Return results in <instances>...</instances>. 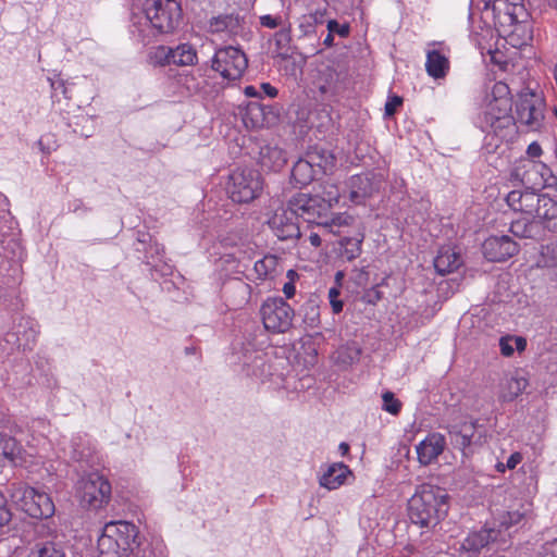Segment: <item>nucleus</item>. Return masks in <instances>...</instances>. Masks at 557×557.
I'll list each match as a JSON object with an SVG mask.
<instances>
[{
    "label": "nucleus",
    "instance_id": "ddd939ff",
    "mask_svg": "<svg viewBox=\"0 0 557 557\" xmlns=\"http://www.w3.org/2000/svg\"><path fill=\"white\" fill-rule=\"evenodd\" d=\"M297 220L298 218L288 207H280L268 220V224L278 239H296L300 236Z\"/></svg>",
    "mask_w": 557,
    "mask_h": 557
},
{
    "label": "nucleus",
    "instance_id": "7ed1b4c3",
    "mask_svg": "<svg viewBox=\"0 0 557 557\" xmlns=\"http://www.w3.org/2000/svg\"><path fill=\"white\" fill-rule=\"evenodd\" d=\"M448 495L445 490L423 484L408 502V515L412 523L422 528L435 527L448 511Z\"/></svg>",
    "mask_w": 557,
    "mask_h": 557
},
{
    "label": "nucleus",
    "instance_id": "b1692460",
    "mask_svg": "<svg viewBox=\"0 0 557 557\" xmlns=\"http://www.w3.org/2000/svg\"><path fill=\"white\" fill-rule=\"evenodd\" d=\"M309 162H311L313 169H317V174H329L332 173L336 165V159L332 152L320 147L311 148L307 153Z\"/></svg>",
    "mask_w": 557,
    "mask_h": 557
},
{
    "label": "nucleus",
    "instance_id": "6ab92c4d",
    "mask_svg": "<svg viewBox=\"0 0 557 557\" xmlns=\"http://www.w3.org/2000/svg\"><path fill=\"white\" fill-rule=\"evenodd\" d=\"M509 231L515 237L523 239L542 240L545 237L544 226L534 214L512 220Z\"/></svg>",
    "mask_w": 557,
    "mask_h": 557
},
{
    "label": "nucleus",
    "instance_id": "e433bc0d",
    "mask_svg": "<svg viewBox=\"0 0 557 557\" xmlns=\"http://www.w3.org/2000/svg\"><path fill=\"white\" fill-rule=\"evenodd\" d=\"M527 387V380L523 377H511L506 382V392L503 394L505 400H512L518 397Z\"/></svg>",
    "mask_w": 557,
    "mask_h": 557
},
{
    "label": "nucleus",
    "instance_id": "a878e982",
    "mask_svg": "<svg viewBox=\"0 0 557 557\" xmlns=\"http://www.w3.org/2000/svg\"><path fill=\"white\" fill-rule=\"evenodd\" d=\"M461 263V256L450 247L441 248L434 259L435 270L443 275L457 270Z\"/></svg>",
    "mask_w": 557,
    "mask_h": 557
},
{
    "label": "nucleus",
    "instance_id": "f3484780",
    "mask_svg": "<svg viewBox=\"0 0 557 557\" xmlns=\"http://www.w3.org/2000/svg\"><path fill=\"white\" fill-rule=\"evenodd\" d=\"M490 544H506L505 534L496 527L484 528L478 532L470 533L462 542V548L468 552L479 553Z\"/></svg>",
    "mask_w": 557,
    "mask_h": 557
},
{
    "label": "nucleus",
    "instance_id": "9d476101",
    "mask_svg": "<svg viewBox=\"0 0 557 557\" xmlns=\"http://www.w3.org/2000/svg\"><path fill=\"white\" fill-rule=\"evenodd\" d=\"M261 317L267 330L284 333L293 324L294 310L282 298H269L261 306Z\"/></svg>",
    "mask_w": 557,
    "mask_h": 557
},
{
    "label": "nucleus",
    "instance_id": "20e7f679",
    "mask_svg": "<svg viewBox=\"0 0 557 557\" xmlns=\"http://www.w3.org/2000/svg\"><path fill=\"white\" fill-rule=\"evenodd\" d=\"M140 545L137 527L127 521H112L104 525L98 539L99 557H131Z\"/></svg>",
    "mask_w": 557,
    "mask_h": 557
},
{
    "label": "nucleus",
    "instance_id": "2f4dec72",
    "mask_svg": "<svg viewBox=\"0 0 557 557\" xmlns=\"http://www.w3.org/2000/svg\"><path fill=\"white\" fill-rule=\"evenodd\" d=\"M172 64L178 66L193 65L197 61V52L189 44H181L172 48Z\"/></svg>",
    "mask_w": 557,
    "mask_h": 557
},
{
    "label": "nucleus",
    "instance_id": "2eb2a0df",
    "mask_svg": "<svg viewBox=\"0 0 557 557\" xmlns=\"http://www.w3.org/2000/svg\"><path fill=\"white\" fill-rule=\"evenodd\" d=\"M0 455L13 466L27 468L36 463L33 454L27 453L14 437L2 432H0Z\"/></svg>",
    "mask_w": 557,
    "mask_h": 557
},
{
    "label": "nucleus",
    "instance_id": "79ce46f5",
    "mask_svg": "<svg viewBox=\"0 0 557 557\" xmlns=\"http://www.w3.org/2000/svg\"><path fill=\"white\" fill-rule=\"evenodd\" d=\"M341 287L333 286L329 289V300L334 313H339L343 310V301L339 300Z\"/></svg>",
    "mask_w": 557,
    "mask_h": 557
},
{
    "label": "nucleus",
    "instance_id": "dca6fc26",
    "mask_svg": "<svg viewBox=\"0 0 557 557\" xmlns=\"http://www.w3.org/2000/svg\"><path fill=\"white\" fill-rule=\"evenodd\" d=\"M243 21L238 14H219L208 20L206 30L221 38H232L240 33Z\"/></svg>",
    "mask_w": 557,
    "mask_h": 557
},
{
    "label": "nucleus",
    "instance_id": "052dcab7",
    "mask_svg": "<svg viewBox=\"0 0 557 557\" xmlns=\"http://www.w3.org/2000/svg\"><path fill=\"white\" fill-rule=\"evenodd\" d=\"M309 242L313 247H319L321 245V236L318 233L312 232L309 235Z\"/></svg>",
    "mask_w": 557,
    "mask_h": 557
},
{
    "label": "nucleus",
    "instance_id": "473e14b6",
    "mask_svg": "<svg viewBox=\"0 0 557 557\" xmlns=\"http://www.w3.org/2000/svg\"><path fill=\"white\" fill-rule=\"evenodd\" d=\"M363 242V235L360 234L357 237H344L341 239V256L347 261H352L361 253V245Z\"/></svg>",
    "mask_w": 557,
    "mask_h": 557
},
{
    "label": "nucleus",
    "instance_id": "a19ab883",
    "mask_svg": "<svg viewBox=\"0 0 557 557\" xmlns=\"http://www.w3.org/2000/svg\"><path fill=\"white\" fill-rule=\"evenodd\" d=\"M383 398V409L392 414H397L400 410V403L394 397V394L391 392H386L382 396Z\"/></svg>",
    "mask_w": 557,
    "mask_h": 557
},
{
    "label": "nucleus",
    "instance_id": "de8ad7c7",
    "mask_svg": "<svg viewBox=\"0 0 557 557\" xmlns=\"http://www.w3.org/2000/svg\"><path fill=\"white\" fill-rule=\"evenodd\" d=\"M512 336H506L499 339L500 351L504 356L509 357L513 354L515 347L512 345Z\"/></svg>",
    "mask_w": 557,
    "mask_h": 557
},
{
    "label": "nucleus",
    "instance_id": "5701e85b",
    "mask_svg": "<svg viewBox=\"0 0 557 557\" xmlns=\"http://www.w3.org/2000/svg\"><path fill=\"white\" fill-rule=\"evenodd\" d=\"M475 430L476 422L472 420L451 425L449 429L451 444L459 449H466L471 445Z\"/></svg>",
    "mask_w": 557,
    "mask_h": 557
},
{
    "label": "nucleus",
    "instance_id": "4d7b16f0",
    "mask_svg": "<svg viewBox=\"0 0 557 557\" xmlns=\"http://www.w3.org/2000/svg\"><path fill=\"white\" fill-rule=\"evenodd\" d=\"M260 88L262 89V91H263L267 96H269V97H271V98H274V97H276V95H277V89H276L275 87H273V86H272L271 84H269V83H262V84H261V86H260Z\"/></svg>",
    "mask_w": 557,
    "mask_h": 557
},
{
    "label": "nucleus",
    "instance_id": "7c9ffc66",
    "mask_svg": "<svg viewBox=\"0 0 557 557\" xmlns=\"http://www.w3.org/2000/svg\"><path fill=\"white\" fill-rule=\"evenodd\" d=\"M27 557H66L63 547L53 541L35 543Z\"/></svg>",
    "mask_w": 557,
    "mask_h": 557
},
{
    "label": "nucleus",
    "instance_id": "6e6552de",
    "mask_svg": "<svg viewBox=\"0 0 557 557\" xmlns=\"http://www.w3.org/2000/svg\"><path fill=\"white\" fill-rule=\"evenodd\" d=\"M76 492L82 506L100 509L111 498V484L102 474L91 472L77 481Z\"/></svg>",
    "mask_w": 557,
    "mask_h": 557
},
{
    "label": "nucleus",
    "instance_id": "72a5a7b5",
    "mask_svg": "<svg viewBox=\"0 0 557 557\" xmlns=\"http://www.w3.org/2000/svg\"><path fill=\"white\" fill-rule=\"evenodd\" d=\"M243 120L246 126H250L252 128L261 127L264 123L263 107L257 101L249 102L247 104Z\"/></svg>",
    "mask_w": 557,
    "mask_h": 557
},
{
    "label": "nucleus",
    "instance_id": "09e8293b",
    "mask_svg": "<svg viewBox=\"0 0 557 557\" xmlns=\"http://www.w3.org/2000/svg\"><path fill=\"white\" fill-rule=\"evenodd\" d=\"M263 367H264L263 359L261 357H256L251 368L250 367L248 368L247 374L256 376V377H260L263 374Z\"/></svg>",
    "mask_w": 557,
    "mask_h": 557
},
{
    "label": "nucleus",
    "instance_id": "f257e3e1",
    "mask_svg": "<svg viewBox=\"0 0 557 557\" xmlns=\"http://www.w3.org/2000/svg\"><path fill=\"white\" fill-rule=\"evenodd\" d=\"M182 17L176 0H146L143 11L133 13L131 33L143 44H149L158 35L173 33Z\"/></svg>",
    "mask_w": 557,
    "mask_h": 557
},
{
    "label": "nucleus",
    "instance_id": "f8f14e48",
    "mask_svg": "<svg viewBox=\"0 0 557 557\" xmlns=\"http://www.w3.org/2000/svg\"><path fill=\"white\" fill-rule=\"evenodd\" d=\"M384 185L382 173L366 172L354 175L347 181L349 199L355 205H362L368 198L377 194Z\"/></svg>",
    "mask_w": 557,
    "mask_h": 557
},
{
    "label": "nucleus",
    "instance_id": "a18cd8bd",
    "mask_svg": "<svg viewBox=\"0 0 557 557\" xmlns=\"http://www.w3.org/2000/svg\"><path fill=\"white\" fill-rule=\"evenodd\" d=\"M327 29L330 33H337L341 37H346L349 34V26L347 24H339L335 20L327 22Z\"/></svg>",
    "mask_w": 557,
    "mask_h": 557
},
{
    "label": "nucleus",
    "instance_id": "a211bd4d",
    "mask_svg": "<svg viewBox=\"0 0 557 557\" xmlns=\"http://www.w3.org/2000/svg\"><path fill=\"white\" fill-rule=\"evenodd\" d=\"M288 208L297 218L302 216L308 222H311L315 216H319L321 211L326 207L322 206L320 196L298 194L289 200Z\"/></svg>",
    "mask_w": 557,
    "mask_h": 557
},
{
    "label": "nucleus",
    "instance_id": "e2e57ef3",
    "mask_svg": "<svg viewBox=\"0 0 557 557\" xmlns=\"http://www.w3.org/2000/svg\"><path fill=\"white\" fill-rule=\"evenodd\" d=\"M345 274L343 271H337L335 274V286L342 287Z\"/></svg>",
    "mask_w": 557,
    "mask_h": 557
},
{
    "label": "nucleus",
    "instance_id": "f03ea898",
    "mask_svg": "<svg viewBox=\"0 0 557 557\" xmlns=\"http://www.w3.org/2000/svg\"><path fill=\"white\" fill-rule=\"evenodd\" d=\"M484 10H492L498 32L515 42L523 45L532 38L528 23L529 13L523 0H483Z\"/></svg>",
    "mask_w": 557,
    "mask_h": 557
},
{
    "label": "nucleus",
    "instance_id": "5fc2aeb1",
    "mask_svg": "<svg viewBox=\"0 0 557 557\" xmlns=\"http://www.w3.org/2000/svg\"><path fill=\"white\" fill-rule=\"evenodd\" d=\"M522 460V455L520 453H513L507 459L506 467L507 469H515L518 463Z\"/></svg>",
    "mask_w": 557,
    "mask_h": 557
},
{
    "label": "nucleus",
    "instance_id": "bb28decb",
    "mask_svg": "<svg viewBox=\"0 0 557 557\" xmlns=\"http://www.w3.org/2000/svg\"><path fill=\"white\" fill-rule=\"evenodd\" d=\"M350 474L349 468L343 462H336L330 466L326 472L320 478V485L327 490H336Z\"/></svg>",
    "mask_w": 557,
    "mask_h": 557
},
{
    "label": "nucleus",
    "instance_id": "c85d7f7f",
    "mask_svg": "<svg viewBox=\"0 0 557 557\" xmlns=\"http://www.w3.org/2000/svg\"><path fill=\"white\" fill-rule=\"evenodd\" d=\"M317 175V169H313L307 156L299 159L293 166L292 180L299 187L310 184Z\"/></svg>",
    "mask_w": 557,
    "mask_h": 557
},
{
    "label": "nucleus",
    "instance_id": "c756f323",
    "mask_svg": "<svg viewBox=\"0 0 557 557\" xmlns=\"http://www.w3.org/2000/svg\"><path fill=\"white\" fill-rule=\"evenodd\" d=\"M253 269L260 280H273L282 271L278 258L273 255L258 260Z\"/></svg>",
    "mask_w": 557,
    "mask_h": 557
},
{
    "label": "nucleus",
    "instance_id": "393cba45",
    "mask_svg": "<svg viewBox=\"0 0 557 557\" xmlns=\"http://www.w3.org/2000/svg\"><path fill=\"white\" fill-rule=\"evenodd\" d=\"M425 70L435 79L445 77L449 70L448 58L438 49H429L426 51Z\"/></svg>",
    "mask_w": 557,
    "mask_h": 557
},
{
    "label": "nucleus",
    "instance_id": "aec40b11",
    "mask_svg": "<svg viewBox=\"0 0 557 557\" xmlns=\"http://www.w3.org/2000/svg\"><path fill=\"white\" fill-rule=\"evenodd\" d=\"M446 447L445 436L441 433H431L416 446L418 461L421 466L434 462Z\"/></svg>",
    "mask_w": 557,
    "mask_h": 557
},
{
    "label": "nucleus",
    "instance_id": "864d4df0",
    "mask_svg": "<svg viewBox=\"0 0 557 557\" xmlns=\"http://www.w3.org/2000/svg\"><path fill=\"white\" fill-rule=\"evenodd\" d=\"M537 166H540L543 172H542V176H543V186L544 187H552L556 184V178L550 174V171L549 169H547L544 164H539Z\"/></svg>",
    "mask_w": 557,
    "mask_h": 557
},
{
    "label": "nucleus",
    "instance_id": "412c9836",
    "mask_svg": "<svg viewBox=\"0 0 557 557\" xmlns=\"http://www.w3.org/2000/svg\"><path fill=\"white\" fill-rule=\"evenodd\" d=\"M540 197L529 190H511L506 197V202L512 211L522 215H532L540 205Z\"/></svg>",
    "mask_w": 557,
    "mask_h": 557
},
{
    "label": "nucleus",
    "instance_id": "338daca9",
    "mask_svg": "<svg viewBox=\"0 0 557 557\" xmlns=\"http://www.w3.org/2000/svg\"><path fill=\"white\" fill-rule=\"evenodd\" d=\"M333 40H334L333 33L329 32L327 36L324 38V45L326 47H331L333 45Z\"/></svg>",
    "mask_w": 557,
    "mask_h": 557
},
{
    "label": "nucleus",
    "instance_id": "4c0bfd02",
    "mask_svg": "<svg viewBox=\"0 0 557 557\" xmlns=\"http://www.w3.org/2000/svg\"><path fill=\"white\" fill-rule=\"evenodd\" d=\"M290 39L292 37L289 28H282L275 33L274 42L278 54L285 55L287 53Z\"/></svg>",
    "mask_w": 557,
    "mask_h": 557
},
{
    "label": "nucleus",
    "instance_id": "f704fd0d",
    "mask_svg": "<svg viewBox=\"0 0 557 557\" xmlns=\"http://www.w3.org/2000/svg\"><path fill=\"white\" fill-rule=\"evenodd\" d=\"M336 360L343 364H351L359 360L361 349L356 343H348L337 350Z\"/></svg>",
    "mask_w": 557,
    "mask_h": 557
},
{
    "label": "nucleus",
    "instance_id": "680f3d73",
    "mask_svg": "<svg viewBox=\"0 0 557 557\" xmlns=\"http://www.w3.org/2000/svg\"><path fill=\"white\" fill-rule=\"evenodd\" d=\"M244 92L247 97H259V90L255 86H246Z\"/></svg>",
    "mask_w": 557,
    "mask_h": 557
},
{
    "label": "nucleus",
    "instance_id": "ea45409f",
    "mask_svg": "<svg viewBox=\"0 0 557 557\" xmlns=\"http://www.w3.org/2000/svg\"><path fill=\"white\" fill-rule=\"evenodd\" d=\"M151 58L159 64H172V48L165 46H159L152 52Z\"/></svg>",
    "mask_w": 557,
    "mask_h": 557
},
{
    "label": "nucleus",
    "instance_id": "0eeeda50",
    "mask_svg": "<svg viewBox=\"0 0 557 557\" xmlns=\"http://www.w3.org/2000/svg\"><path fill=\"white\" fill-rule=\"evenodd\" d=\"M263 182L258 171L251 169H237L230 175L227 194L234 202L248 203L262 191Z\"/></svg>",
    "mask_w": 557,
    "mask_h": 557
},
{
    "label": "nucleus",
    "instance_id": "6e6d98bb",
    "mask_svg": "<svg viewBox=\"0 0 557 557\" xmlns=\"http://www.w3.org/2000/svg\"><path fill=\"white\" fill-rule=\"evenodd\" d=\"M527 152L530 157L537 158L542 154V148L537 143H532L529 145Z\"/></svg>",
    "mask_w": 557,
    "mask_h": 557
},
{
    "label": "nucleus",
    "instance_id": "69168bd1",
    "mask_svg": "<svg viewBox=\"0 0 557 557\" xmlns=\"http://www.w3.org/2000/svg\"><path fill=\"white\" fill-rule=\"evenodd\" d=\"M338 449L343 456L347 455L349 451V445L347 443H341Z\"/></svg>",
    "mask_w": 557,
    "mask_h": 557
},
{
    "label": "nucleus",
    "instance_id": "49530a36",
    "mask_svg": "<svg viewBox=\"0 0 557 557\" xmlns=\"http://www.w3.org/2000/svg\"><path fill=\"white\" fill-rule=\"evenodd\" d=\"M403 103V99L398 96H393L388 98V100L385 103V115L392 116L398 107H400Z\"/></svg>",
    "mask_w": 557,
    "mask_h": 557
},
{
    "label": "nucleus",
    "instance_id": "1a4fd4ad",
    "mask_svg": "<svg viewBox=\"0 0 557 557\" xmlns=\"http://www.w3.org/2000/svg\"><path fill=\"white\" fill-rule=\"evenodd\" d=\"M545 103L543 98L535 92L520 95L516 103V121L527 127L528 131H539L544 122Z\"/></svg>",
    "mask_w": 557,
    "mask_h": 557
},
{
    "label": "nucleus",
    "instance_id": "8fccbe9b",
    "mask_svg": "<svg viewBox=\"0 0 557 557\" xmlns=\"http://www.w3.org/2000/svg\"><path fill=\"white\" fill-rule=\"evenodd\" d=\"M78 447H79V443H77L76 441H73L72 442V449H73L72 458L76 461H88L89 456H90L89 450L86 453L85 449L79 450Z\"/></svg>",
    "mask_w": 557,
    "mask_h": 557
},
{
    "label": "nucleus",
    "instance_id": "39448f33",
    "mask_svg": "<svg viewBox=\"0 0 557 557\" xmlns=\"http://www.w3.org/2000/svg\"><path fill=\"white\" fill-rule=\"evenodd\" d=\"M511 99L509 88L505 83L494 84L486 97V104L481 120V127L487 133L505 137L507 129L515 126L513 116L510 115Z\"/></svg>",
    "mask_w": 557,
    "mask_h": 557
},
{
    "label": "nucleus",
    "instance_id": "4be33fe9",
    "mask_svg": "<svg viewBox=\"0 0 557 557\" xmlns=\"http://www.w3.org/2000/svg\"><path fill=\"white\" fill-rule=\"evenodd\" d=\"M534 216L546 231L557 233V202L548 196L540 197V205L534 211Z\"/></svg>",
    "mask_w": 557,
    "mask_h": 557
},
{
    "label": "nucleus",
    "instance_id": "c9c22d12",
    "mask_svg": "<svg viewBox=\"0 0 557 557\" xmlns=\"http://www.w3.org/2000/svg\"><path fill=\"white\" fill-rule=\"evenodd\" d=\"M522 519V515L518 511H505L495 519L494 524L497 525L496 530H502L505 534V539L510 536L507 532L510 527L519 523Z\"/></svg>",
    "mask_w": 557,
    "mask_h": 557
},
{
    "label": "nucleus",
    "instance_id": "c03bdc74",
    "mask_svg": "<svg viewBox=\"0 0 557 557\" xmlns=\"http://www.w3.org/2000/svg\"><path fill=\"white\" fill-rule=\"evenodd\" d=\"M12 519V513L7 505L4 495L0 492V527L8 524Z\"/></svg>",
    "mask_w": 557,
    "mask_h": 557
},
{
    "label": "nucleus",
    "instance_id": "603ef678",
    "mask_svg": "<svg viewBox=\"0 0 557 557\" xmlns=\"http://www.w3.org/2000/svg\"><path fill=\"white\" fill-rule=\"evenodd\" d=\"M260 24L268 28H275L281 25V18L270 14L260 16Z\"/></svg>",
    "mask_w": 557,
    "mask_h": 557
},
{
    "label": "nucleus",
    "instance_id": "774afa93",
    "mask_svg": "<svg viewBox=\"0 0 557 557\" xmlns=\"http://www.w3.org/2000/svg\"><path fill=\"white\" fill-rule=\"evenodd\" d=\"M298 276L297 272L294 271V270H288L287 271V277H288V282H295V278Z\"/></svg>",
    "mask_w": 557,
    "mask_h": 557
},
{
    "label": "nucleus",
    "instance_id": "4468645a",
    "mask_svg": "<svg viewBox=\"0 0 557 557\" xmlns=\"http://www.w3.org/2000/svg\"><path fill=\"white\" fill-rule=\"evenodd\" d=\"M484 257L492 262H502L519 251L518 244L507 235L490 236L482 245Z\"/></svg>",
    "mask_w": 557,
    "mask_h": 557
},
{
    "label": "nucleus",
    "instance_id": "bf43d9fd",
    "mask_svg": "<svg viewBox=\"0 0 557 557\" xmlns=\"http://www.w3.org/2000/svg\"><path fill=\"white\" fill-rule=\"evenodd\" d=\"M512 339H513L512 344H515L516 349L518 351H522L525 349L527 341L523 337L517 336V337H512Z\"/></svg>",
    "mask_w": 557,
    "mask_h": 557
},
{
    "label": "nucleus",
    "instance_id": "9b49d317",
    "mask_svg": "<svg viewBox=\"0 0 557 557\" xmlns=\"http://www.w3.org/2000/svg\"><path fill=\"white\" fill-rule=\"evenodd\" d=\"M247 65L245 53L232 46L216 50L212 59V69L227 79L240 78Z\"/></svg>",
    "mask_w": 557,
    "mask_h": 557
},
{
    "label": "nucleus",
    "instance_id": "37998d69",
    "mask_svg": "<svg viewBox=\"0 0 557 557\" xmlns=\"http://www.w3.org/2000/svg\"><path fill=\"white\" fill-rule=\"evenodd\" d=\"M325 75H326L325 81L322 83H319V90L322 94H326V92L331 91L335 82L337 81V74L335 73V71H333L331 69L326 70Z\"/></svg>",
    "mask_w": 557,
    "mask_h": 557
},
{
    "label": "nucleus",
    "instance_id": "13d9d810",
    "mask_svg": "<svg viewBox=\"0 0 557 557\" xmlns=\"http://www.w3.org/2000/svg\"><path fill=\"white\" fill-rule=\"evenodd\" d=\"M283 293L288 299L294 297L296 293L295 284L293 282H286L283 286Z\"/></svg>",
    "mask_w": 557,
    "mask_h": 557
},
{
    "label": "nucleus",
    "instance_id": "0e129e2a",
    "mask_svg": "<svg viewBox=\"0 0 557 557\" xmlns=\"http://www.w3.org/2000/svg\"><path fill=\"white\" fill-rule=\"evenodd\" d=\"M335 224V221L332 222V224H327V223H319V226L322 228L323 232H329V233H335V231H333V225Z\"/></svg>",
    "mask_w": 557,
    "mask_h": 557
},
{
    "label": "nucleus",
    "instance_id": "58836bf2",
    "mask_svg": "<svg viewBox=\"0 0 557 557\" xmlns=\"http://www.w3.org/2000/svg\"><path fill=\"white\" fill-rule=\"evenodd\" d=\"M341 198L339 190L337 186L333 184H326L324 186V190L322 196L320 197L321 203H326V207H332L333 205L338 203Z\"/></svg>",
    "mask_w": 557,
    "mask_h": 557
},
{
    "label": "nucleus",
    "instance_id": "423d86ee",
    "mask_svg": "<svg viewBox=\"0 0 557 557\" xmlns=\"http://www.w3.org/2000/svg\"><path fill=\"white\" fill-rule=\"evenodd\" d=\"M12 500L28 516L37 519H48L54 513V504L51 497L34 487L13 484L10 488Z\"/></svg>",
    "mask_w": 557,
    "mask_h": 557
},
{
    "label": "nucleus",
    "instance_id": "cd10ccee",
    "mask_svg": "<svg viewBox=\"0 0 557 557\" xmlns=\"http://www.w3.org/2000/svg\"><path fill=\"white\" fill-rule=\"evenodd\" d=\"M259 162L270 171H280L286 163V154L278 147L265 146L260 150Z\"/></svg>",
    "mask_w": 557,
    "mask_h": 557
},
{
    "label": "nucleus",
    "instance_id": "3c124183",
    "mask_svg": "<svg viewBox=\"0 0 557 557\" xmlns=\"http://www.w3.org/2000/svg\"><path fill=\"white\" fill-rule=\"evenodd\" d=\"M352 278L358 286H366L369 281V273L364 269H356Z\"/></svg>",
    "mask_w": 557,
    "mask_h": 557
}]
</instances>
